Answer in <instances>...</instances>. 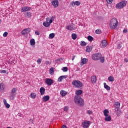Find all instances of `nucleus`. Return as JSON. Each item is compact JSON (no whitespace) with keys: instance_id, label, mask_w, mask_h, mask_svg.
I'll return each mask as SVG.
<instances>
[{"instance_id":"1","label":"nucleus","mask_w":128,"mask_h":128,"mask_svg":"<svg viewBox=\"0 0 128 128\" xmlns=\"http://www.w3.org/2000/svg\"><path fill=\"white\" fill-rule=\"evenodd\" d=\"M74 102L79 106H84V99L80 96H76L74 98Z\"/></svg>"},{"instance_id":"2","label":"nucleus","mask_w":128,"mask_h":128,"mask_svg":"<svg viewBox=\"0 0 128 128\" xmlns=\"http://www.w3.org/2000/svg\"><path fill=\"white\" fill-rule=\"evenodd\" d=\"M118 20L116 18H113L112 19L110 22V28L111 30H114L118 26Z\"/></svg>"},{"instance_id":"3","label":"nucleus","mask_w":128,"mask_h":128,"mask_svg":"<svg viewBox=\"0 0 128 128\" xmlns=\"http://www.w3.org/2000/svg\"><path fill=\"white\" fill-rule=\"evenodd\" d=\"M72 84L77 88H80L82 87V83L78 80H73L72 82Z\"/></svg>"},{"instance_id":"4","label":"nucleus","mask_w":128,"mask_h":128,"mask_svg":"<svg viewBox=\"0 0 128 128\" xmlns=\"http://www.w3.org/2000/svg\"><path fill=\"white\" fill-rule=\"evenodd\" d=\"M126 1H122L116 4V8L120 10L124 8L126 6Z\"/></svg>"},{"instance_id":"5","label":"nucleus","mask_w":128,"mask_h":128,"mask_svg":"<svg viewBox=\"0 0 128 128\" xmlns=\"http://www.w3.org/2000/svg\"><path fill=\"white\" fill-rule=\"evenodd\" d=\"M126 1H122L116 4V8L120 10L124 8L126 6Z\"/></svg>"},{"instance_id":"6","label":"nucleus","mask_w":128,"mask_h":128,"mask_svg":"<svg viewBox=\"0 0 128 128\" xmlns=\"http://www.w3.org/2000/svg\"><path fill=\"white\" fill-rule=\"evenodd\" d=\"M126 1H122L116 4V8L120 10L124 8L126 6Z\"/></svg>"},{"instance_id":"7","label":"nucleus","mask_w":128,"mask_h":128,"mask_svg":"<svg viewBox=\"0 0 128 128\" xmlns=\"http://www.w3.org/2000/svg\"><path fill=\"white\" fill-rule=\"evenodd\" d=\"M102 56V54L100 53L94 54L92 55V60H98Z\"/></svg>"},{"instance_id":"8","label":"nucleus","mask_w":128,"mask_h":128,"mask_svg":"<svg viewBox=\"0 0 128 128\" xmlns=\"http://www.w3.org/2000/svg\"><path fill=\"white\" fill-rule=\"evenodd\" d=\"M90 121H84L82 123V126L84 128H90Z\"/></svg>"},{"instance_id":"9","label":"nucleus","mask_w":128,"mask_h":128,"mask_svg":"<svg viewBox=\"0 0 128 128\" xmlns=\"http://www.w3.org/2000/svg\"><path fill=\"white\" fill-rule=\"evenodd\" d=\"M30 32V28H27L23 30L22 31L21 34L22 36H26V34H28Z\"/></svg>"},{"instance_id":"10","label":"nucleus","mask_w":128,"mask_h":128,"mask_svg":"<svg viewBox=\"0 0 128 128\" xmlns=\"http://www.w3.org/2000/svg\"><path fill=\"white\" fill-rule=\"evenodd\" d=\"M45 82L48 86H52V84H54V80L50 78H48L46 79Z\"/></svg>"},{"instance_id":"11","label":"nucleus","mask_w":128,"mask_h":128,"mask_svg":"<svg viewBox=\"0 0 128 128\" xmlns=\"http://www.w3.org/2000/svg\"><path fill=\"white\" fill-rule=\"evenodd\" d=\"M52 6H54V8H58V0H53L52 1Z\"/></svg>"},{"instance_id":"12","label":"nucleus","mask_w":128,"mask_h":128,"mask_svg":"<svg viewBox=\"0 0 128 128\" xmlns=\"http://www.w3.org/2000/svg\"><path fill=\"white\" fill-rule=\"evenodd\" d=\"M32 8L28 6H24L22 8L21 12H28V10H30Z\"/></svg>"},{"instance_id":"13","label":"nucleus","mask_w":128,"mask_h":128,"mask_svg":"<svg viewBox=\"0 0 128 128\" xmlns=\"http://www.w3.org/2000/svg\"><path fill=\"white\" fill-rule=\"evenodd\" d=\"M108 46V42L106 40L101 41L100 46L101 48H106Z\"/></svg>"},{"instance_id":"14","label":"nucleus","mask_w":128,"mask_h":128,"mask_svg":"<svg viewBox=\"0 0 128 128\" xmlns=\"http://www.w3.org/2000/svg\"><path fill=\"white\" fill-rule=\"evenodd\" d=\"M66 30H76L75 28H74V24H71L66 27Z\"/></svg>"},{"instance_id":"15","label":"nucleus","mask_w":128,"mask_h":128,"mask_svg":"<svg viewBox=\"0 0 128 128\" xmlns=\"http://www.w3.org/2000/svg\"><path fill=\"white\" fill-rule=\"evenodd\" d=\"M32 12H27L24 13V16L26 18H32Z\"/></svg>"},{"instance_id":"16","label":"nucleus","mask_w":128,"mask_h":128,"mask_svg":"<svg viewBox=\"0 0 128 128\" xmlns=\"http://www.w3.org/2000/svg\"><path fill=\"white\" fill-rule=\"evenodd\" d=\"M80 62V66H82L84 64H86L88 62V58H84L82 59Z\"/></svg>"},{"instance_id":"17","label":"nucleus","mask_w":128,"mask_h":128,"mask_svg":"<svg viewBox=\"0 0 128 128\" xmlns=\"http://www.w3.org/2000/svg\"><path fill=\"white\" fill-rule=\"evenodd\" d=\"M40 92L41 96L44 94V92H46V88L44 87H41L40 90Z\"/></svg>"},{"instance_id":"18","label":"nucleus","mask_w":128,"mask_h":128,"mask_svg":"<svg viewBox=\"0 0 128 128\" xmlns=\"http://www.w3.org/2000/svg\"><path fill=\"white\" fill-rule=\"evenodd\" d=\"M91 82L92 84H96V76H92L91 77Z\"/></svg>"},{"instance_id":"19","label":"nucleus","mask_w":128,"mask_h":128,"mask_svg":"<svg viewBox=\"0 0 128 128\" xmlns=\"http://www.w3.org/2000/svg\"><path fill=\"white\" fill-rule=\"evenodd\" d=\"M120 103L118 102H116L114 108H117V110H118V108H120Z\"/></svg>"},{"instance_id":"20","label":"nucleus","mask_w":128,"mask_h":128,"mask_svg":"<svg viewBox=\"0 0 128 128\" xmlns=\"http://www.w3.org/2000/svg\"><path fill=\"white\" fill-rule=\"evenodd\" d=\"M50 100V96H46L42 98V101L44 102H48Z\"/></svg>"},{"instance_id":"21","label":"nucleus","mask_w":128,"mask_h":128,"mask_svg":"<svg viewBox=\"0 0 128 128\" xmlns=\"http://www.w3.org/2000/svg\"><path fill=\"white\" fill-rule=\"evenodd\" d=\"M60 94H61V96H66V94H68V92H66L64 90H62L60 92Z\"/></svg>"},{"instance_id":"22","label":"nucleus","mask_w":128,"mask_h":128,"mask_svg":"<svg viewBox=\"0 0 128 128\" xmlns=\"http://www.w3.org/2000/svg\"><path fill=\"white\" fill-rule=\"evenodd\" d=\"M92 50V48L91 46H87L86 47V52H90Z\"/></svg>"},{"instance_id":"23","label":"nucleus","mask_w":128,"mask_h":128,"mask_svg":"<svg viewBox=\"0 0 128 128\" xmlns=\"http://www.w3.org/2000/svg\"><path fill=\"white\" fill-rule=\"evenodd\" d=\"M104 114L105 116H108V114H110V112L108 111V110L105 109L104 110Z\"/></svg>"},{"instance_id":"24","label":"nucleus","mask_w":128,"mask_h":128,"mask_svg":"<svg viewBox=\"0 0 128 128\" xmlns=\"http://www.w3.org/2000/svg\"><path fill=\"white\" fill-rule=\"evenodd\" d=\"M54 20V16L51 17L50 20L49 18H46V20L47 22L49 20L50 24L52 22V20Z\"/></svg>"},{"instance_id":"25","label":"nucleus","mask_w":128,"mask_h":128,"mask_svg":"<svg viewBox=\"0 0 128 128\" xmlns=\"http://www.w3.org/2000/svg\"><path fill=\"white\" fill-rule=\"evenodd\" d=\"M104 88H106V90H110V86H108L106 84V83L104 82Z\"/></svg>"},{"instance_id":"26","label":"nucleus","mask_w":128,"mask_h":128,"mask_svg":"<svg viewBox=\"0 0 128 128\" xmlns=\"http://www.w3.org/2000/svg\"><path fill=\"white\" fill-rule=\"evenodd\" d=\"M43 26H44L45 28H48V26H50V24L48 22H43Z\"/></svg>"},{"instance_id":"27","label":"nucleus","mask_w":128,"mask_h":128,"mask_svg":"<svg viewBox=\"0 0 128 128\" xmlns=\"http://www.w3.org/2000/svg\"><path fill=\"white\" fill-rule=\"evenodd\" d=\"M104 120H106V122H110V120H112V117L110 116H108L105 118Z\"/></svg>"},{"instance_id":"28","label":"nucleus","mask_w":128,"mask_h":128,"mask_svg":"<svg viewBox=\"0 0 128 128\" xmlns=\"http://www.w3.org/2000/svg\"><path fill=\"white\" fill-rule=\"evenodd\" d=\"M16 96V94H14L13 93H11L10 96V100H14V98Z\"/></svg>"},{"instance_id":"29","label":"nucleus","mask_w":128,"mask_h":128,"mask_svg":"<svg viewBox=\"0 0 128 128\" xmlns=\"http://www.w3.org/2000/svg\"><path fill=\"white\" fill-rule=\"evenodd\" d=\"M82 94V90H78L76 92V96H80Z\"/></svg>"},{"instance_id":"30","label":"nucleus","mask_w":128,"mask_h":128,"mask_svg":"<svg viewBox=\"0 0 128 128\" xmlns=\"http://www.w3.org/2000/svg\"><path fill=\"white\" fill-rule=\"evenodd\" d=\"M16 90H18V89L16 88H12L11 90V94H16Z\"/></svg>"},{"instance_id":"31","label":"nucleus","mask_w":128,"mask_h":128,"mask_svg":"<svg viewBox=\"0 0 128 128\" xmlns=\"http://www.w3.org/2000/svg\"><path fill=\"white\" fill-rule=\"evenodd\" d=\"M30 98H36V94L31 93L30 94Z\"/></svg>"},{"instance_id":"32","label":"nucleus","mask_w":128,"mask_h":128,"mask_svg":"<svg viewBox=\"0 0 128 128\" xmlns=\"http://www.w3.org/2000/svg\"><path fill=\"white\" fill-rule=\"evenodd\" d=\"M30 44L31 46H34V44H36V42L34 41V39H31L30 40Z\"/></svg>"},{"instance_id":"33","label":"nucleus","mask_w":128,"mask_h":128,"mask_svg":"<svg viewBox=\"0 0 128 128\" xmlns=\"http://www.w3.org/2000/svg\"><path fill=\"white\" fill-rule=\"evenodd\" d=\"M0 90H4V83L0 84Z\"/></svg>"},{"instance_id":"34","label":"nucleus","mask_w":128,"mask_h":128,"mask_svg":"<svg viewBox=\"0 0 128 128\" xmlns=\"http://www.w3.org/2000/svg\"><path fill=\"white\" fill-rule=\"evenodd\" d=\"M108 80H109V82H114V78L112 76H110L108 78Z\"/></svg>"},{"instance_id":"35","label":"nucleus","mask_w":128,"mask_h":128,"mask_svg":"<svg viewBox=\"0 0 128 128\" xmlns=\"http://www.w3.org/2000/svg\"><path fill=\"white\" fill-rule=\"evenodd\" d=\"M76 38H78V36L76 34H72V40H76Z\"/></svg>"},{"instance_id":"36","label":"nucleus","mask_w":128,"mask_h":128,"mask_svg":"<svg viewBox=\"0 0 128 128\" xmlns=\"http://www.w3.org/2000/svg\"><path fill=\"white\" fill-rule=\"evenodd\" d=\"M88 40H89V42H92V40H94V38L90 36H88Z\"/></svg>"},{"instance_id":"37","label":"nucleus","mask_w":128,"mask_h":128,"mask_svg":"<svg viewBox=\"0 0 128 128\" xmlns=\"http://www.w3.org/2000/svg\"><path fill=\"white\" fill-rule=\"evenodd\" d=\"M96 34H100L102 33V30H100V29H97L96 31H95Z\"/></svg>"},{"instance_id":"38","label":"nucleus","mask_w":128,"mask_h":128,"mask_svg":"<svg viewBox=\"0 0 128 128\" xmlns=\"http://www.w3.org/2000/svg\"><path fill=\"white\" fill-rule=\"evenodd\" d=\"M100 60V62H102V64L104 62V57L101 56Z\"/></svg>"},{"instance_id":"39","label":"nucleus","mask_w":128,"mask_h":128,"mask_svg":"<svg viewBox=\"0 0 128 128\" xmlns=\"http://www.w3.org/2000/svg\"><path fill=\"white\" fill-rule=\"evenodd\" d=\"M80 46H86V44L84 41H82L80 42Z\"/></svg>"},{"instance_id":"40","label":"nucleus","mask_w":128,"mask_h":128,"mask_svg":"<svg viewBox=\"0 0 128 128\" xmlns=\"http://www.w3.org/2000/svg\"><path fill=\"white\" fill-rule=\"evenodd\" d=\"M54 36L55 34L54 33H52L50 34L49 36L50 38H54Z\"/></svg>"},{"instance_id":"41","label":"nucleus","mask_w":128,"mask_h":128,"mask_svg":"<svg viewBox=\"0 0 128 128\" xmlns=\"http://www.w3.org/2000/svg\"><path fill=\"white\" fill-rule=\"evenodd\" d=\"M75 6H78L80 4V1H76L74 2Z\"/></svg>"},{"instance_id":"42","label":"nucleus","mask_w":128,"mask_h":128,"mask_svg":"<svg viewBox=\"0 0 128 128\" xmlns=\"http://www.w3.org/2000/svg\"><path fill=\"white\" fill-rule=\"evenodd\" d=\"M68 67H64L62 69V70L64 72H68Z\"/></svg>"},{"instance_id":"43","label":"nucleus","mask_w":128,"mask_h":128,"mask_svg":"<svg viewBox=\"0 0 128 128\" xmlns=\"http://www.w3.org/2000/svg\"><path fill=\"white\" fill-rule=\"evenodd\" d=\"M54 68H50V74H52L53 72H54Z\"/></svg>"},{"instance_id":"44","label":"nucleus","mask_w":128,"mask_h":128,"mask_svg":"<svg viewBox=\"0 0 128 128\" xmlns=\"http://www.w3.org/2000/svg\"><path fill=\"white\" fill-rule=\"evenodd\" d=\"M6 108H10V104L6 103V104H4Z\"/></svg>"},{"instance_id":"45","label":"nucleus","mask_w":128,"mask_h":128,"mask_svg":"<svg viewBox=\"0 0 128 128\" xmlns=\"http://www.w3.org/2000/svg\"><path fill=\"white\" fill-rule=\"evenodd\" d=\"M64 112H68V106H65L64 107Z\"/></svg>"},{"instance_id":"46","label":"nucleus","mask_w":128,"mask_h":128,"mask_svg":"<svg viewBox=\"0 0 128 128\" xmlns=\"http://www.w3.org/2000/svg\"><path fill=\"white\" fill-rule=\"evenodd\" d=\"M37 62L38 64H40L42 63V58H38L37 60Z\"/></svg>"},{"instance_id":"47","label":"nucleus","mask_w":128,"mask_h":128,"mask_svg":"<svg viewBox=\"0 0 128 128\" xmlns=\"http://www.w3.org/2000/svg\"><path fill=\"white\" fill-rule=\"evenodd\" d=\"M58 82H62V76H60L58 80Z\"/></svg>"},{"instance_id":"48","label":"nucleus","mask_w":128,"mask_h":128,"mask_svg":"<svg viewBox=\"0 0 128 128\" xmlns=\"http://www.w3.org/2000/svg\"><path fill=\"white\" fill-rule=\"evenodd\" d=\"M8 32H4L3 34V36H4V38H6V37L8 36Z\"/></svg>"},{"instance_id":"49","label":"nucleus","mask_w":128,"mask_h":128,"mask_svg":"<svg viewBox=\"0 0 128 128\" xmlns=\"http://www.w3.org/2000/svg\"><path fill=\"white\" fill-rule=\"evenodd\" d=\"M87 114H92V111L90 110H87Z\"/></svg>"},{"instance_id":"50","label":"nucleus","mask_w":128,"mask_h":128,"mask_svg":"<svg viewBox=\"0 0 128 128\" xmlns=\"http://www.w3.org/2000/svg\"><path fill=\"white\" fill-rule=\"evenodd\" d=\"M108 4H112V2H114V0H106Z\"/></svg>"},{"instance_id":"51","label":"nucleus","mask_w":128,"mask_h":128,"mask_svg":"<svg viewBox=\"0 0 128 128\" xmlns=\"http://www.w3.org/2000/svg\"><path fill=\"white\" fill-rule=\"evenodd\" d=\"M0 74H6V70H1Z\"/></svg>"},{"instance_id":"52","label":"nucleus","mask_w":128,"mask_h":128,"mask_svg":"<svg viewBox=\"0 0 128 128\" xmlns=\"http://www.w3.org/2000/svg\"><path fill=\"white\" fill-rule=\"evenodd\" d=\"M35 34H36V36H40V32L38 30H36L35 32Z\"/></svg>"},{"instance_id":"53","label":"nucleus","mask_w":128,"mask_h":128,"mask_svg":"<svg viewBox=\"0 0 128 128\" xmlns=\"http://www.w3.org/2000/svg\"><path fill=\"white\" fill-rule=\"evenodd\" d=\"M70 4H72V6H76V4L74 3V2H70Z\"/></svg>"},{"instance_id":"54","label":"nucleus","mask_w":128,"mask_h":128,"mask_svg":"<svg viewBox=\"0 0 128 128\" xmlns=\"http://www.w3.org/2000/svg\"><path fill=\"white\" fill-rule=\"evenodd\" d=\"M62 76V80H64V78H68L67 75H66V76Z\"/></svg>"},{"instance_id":"55","label":"nucleus","mask_w":128,"mask_h":128,"mask_svg":"<svg viewBox=\"0 0 128 128\" xmlns=\"http://www.w3.org/2000/svg\"><path fill=\"white\" fill-rule=\"evenodd\" d=\"M128 32V30H126V29H124V30H123V32H124L125 34H126V32Z\"/></svg>"},{"instance_id":"56","label":"nucleus","mask_w":128,"mask_h":128,"mask_svg":"<svg viewBox=\"0 0 128 128\" xmlns=\"http://www.w3.org/2000/svg\"><path fill=\"white\" fill-rule=\"evenodd\" d=\"M45 64H50L49 61H46L45 62Z\"/></svg>"},{"instance_id":"57","label":"nucleus","mask_w":128,"mask_h":128,"mask_svg":"<svg viewBox=\"0 0 128 128\" xmlns=\"http://www.w3.org/2000/svg\"><path fill=\"white\" fill-rule=\"evenodd\" d=\"M4 104H8V102H6V100L5 99L4 100Z\"/></svg>"},{"instance_id":"58","label":"nucleus","mask_w":128,"mask_h":128,"mask_svg":"<svg viewBox=\"0 0 128 128\" xmlns=\"http://www.w3.org/2000/svg\"><path fill=\"white\" fill-rule=\"evenodd\" d=\"M124 62H128V58H124Z\"/></svg>"},{"instance_id":"59","label":"nucleus","mask_w":128,"mask_h":128,"mask_svg":"<svg viewBox=\"0 0 128 128\" xmlns=\"http://www.w3.org/2000/svg\"><path fill=\"white\" fill-rule=\"evenodd\" d=\"M61 128H68L66 125H63Z\"/></svg>"},{"instance_id":"60","label":"nucleus","mask_w":128,"mask_h":128,"mask_svg":"<svg viewBox=\"0 0 128 128\" xmlns=\"http://www.w3.org/2000/svg\"><path fill=\"white\" fill-rule=\"evenodd\" d=\"M122 48V46H120V44H118V48Z\"/></svg>"},{"instance_id":"61","label":"nucleus","mask_w":128,"mask_h":128,"mask_svg":"<svg viewBox=\"0 0 128 128\" xmlns=\"http://www.w3.org/2000/svg\"><path fill=\"white\" fill-rule=\"evenodd\" d=\"M74 58H75L74 56H72V60H74Z\"/></svg>"},{"instance_id":"62","label":"nucleus","mask_w":128,"mask_h":128,"mask_svg":"<svg viewBox=\"0 0 128 128\" xmlns=\"http://www.w3.org/2000/svg\"><path fill=\"white\" fill-rule=\"evenodd\" d=\"M34 120V119H30V122H32Z\"/></svg>"},{"instance_id":"63","label":"nucleus","mask_w":128,"mask_h":128,"mask_svg":"<svg viewBox=\"0 0 128 128\" xmlns=\"http://www.w3.org/2000/svg\"><path fill=\"white\" fill-rule=\"evenodd\" d=\"M2 22V20L0 19V22Z\"/></svg>"},{"instance_id":"64","label":"nucleus","mask_w":128,"mask_h":128,"mask_svg":"<svg viewBox=\"0 0 128 128\" xmlns=\"http://www.w3.org/2000/svg\"><path fill=\"white\" fill-rule=\"evenodd\" d=\"M29 128H32L30 127Z\"/></svg>"}]
</instances>
